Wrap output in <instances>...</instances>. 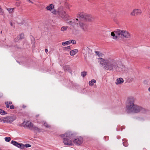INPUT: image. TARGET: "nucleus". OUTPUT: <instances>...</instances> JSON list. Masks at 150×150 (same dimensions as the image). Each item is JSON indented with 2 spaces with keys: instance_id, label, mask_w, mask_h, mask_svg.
Returning a JSON list of instances; mask_svg holds the SVG:
<instances>
[{
  "instance_id": "f257e3e1",
  "label": "nucleus",
  "mask_w": 150,
  "mask_h": 150,
  "mask_svg": "<svg viewBox=\"0 0 150 150\" xmlns=\"http://www.w3.org/2000/svg\"><path fill=\"white\" fill-rule=\"evenodd\" d=\"M98 62L103 66L104 69L107 71H118V61L109 58L104 59L102 58H98Z\"/></svg>"
},
{
  "instance_id": "f03ea898",
  "label": "nucleus",
  "mask_w": 150,
  "mask_h": 150,
  "mask_svg": "<svg viewBox=\"0 0 150 150\" xmlns=\"http://www.w3.org/2000/svg\"><path fill=\"white\" fill-rule=\"evenodd\" d=\"M112 38L115 40H118L120 38H129L131 37L130 34L127 31L117 29L111 33Z\"/></svg>"
},
{
  "instance_id": "7ed1b4c3",
  "label": "nucleus",
  "mask_w": 150,
  "mask_h": 150,
  "mask_svg": "<svg viewBox=\"0 0 150 150\" xmlns=\"http://www.w3.org/2000/svg\"><path fill=\"white\" fill-rule=\"evenodd\" d=\"M63 139V142L64 145L69 146L73 145V140L74 138V134L71 131H68L66 133L61 135Z\"/></svg>"
},
{
  "instance_id": "20e7f679",
  "label": "nucleus",
  "mask_w": 150,
  "mask_h": 150,
  "mask_svg": "<svg viewBox=\"0 0 150 150\" xmlns=\"http://www.w3.org/2000/svg\"><path fill=\"white\" fill-rule=\"evenodd\" d=\"M51 13L54 15H57L58 18H59L65 19L69 17V16L66 11L62 6L59 7L57 10H53Z\"/></svg>"
},
{
  "instance_id": "39448f33",
  "label": "nucleus",
  "mask_w": 150,
  "mask_h": 150,
  "mask_svg": "<svg viewBox=\"0 0 150 150\" xmlns=\"http://www.w3.org/2000/svg\"><path fill=\"white\" fill-rule=\"evenodd\" d=\"M136 99L132 97L129 98L126 105V111L128 113H133L136 104H134Z\"/></svg>"
},
{
  "instance_id": "423d86ee",
  "label": "nucleus",
  "mask_w": 150,
  "mask_h": 150,
  "mask_svg": "<svg viewBox=\"0 0 150 150\" xmlns=\"http://www.w3.org/2000/svg\"><path fill=\"white\" fill-rule=\"evenodd\" d=\"M22 126L31 130H36L38 132L40 131V129L37 127L34 126L33 124L29 121H28L26 122H24L22 123Z\"/></svg>"
},
{
  "instance_id": "0eeeda50",
  "label": "nucleus",
  "mask_w": 150,
  "mask_h": 150,
  "mask_svg": "<svg viewBox=\"0 0 150 150\" xmlns=\"http://www.w3.org/2000/svg\"><path fill=\"white\" fill-rule=\"evenodd\" d=\"M76 24L79 25L81 30L84 31H87L88 30V25L82 22L79 21L77 18L74 21Z\"/></svg>"
},
{
  "instance_id": "6e6552de",
  "label": "nucleus",
  "mask_w": 150,
  "mask_h": 150,
  "mask_svg": "<svg viewBox=\"0 0 150 150\" xmlns=\"http://www.w3.org/2000/svg\"><path fill=\"white\" fill-rule=\"evenodd\" d=\"M147 110L142 107L136 105L133 113H145L146 112Z\"/></svg>"
},
{
  "instance_id": "1a4fd4ad",
  "label": "nucleus",
  "mask_w": 150,
  "mask_h": 150,
  "mask_svg": "<svg viewBox=\"0 0 150 150\" xmlns=\"http://www.w3.org/2000/svg\"><path fill=\"white\" fill-rule=\"evenodd\" d=\"M83 139L82 137L81 136L75 137L74 134V138L73 140V144H75L76 145H79L83 143Z\"/></svg>"
},
{
  "instance_id": "9d476101",
  "label": "nucleus",
  "mask_w": 150,
  "mask_h": 150,
  "mask_svg": "<svg viewBox=\"0 0 150 150\" xmlns=\"http://www.w3.org/2000/svg\"><path fill=\"white\" fill-rule=\"evenodd\" d=\"M142 13L141 10L139 9H134L130 13L132 16H136Z\"/></svg>"
},
{
  "instance_id": "9b49d317",
  "label": "nucleus",
  "mask_w": 150,
  "mask_h": 150,
  "mask_svg": "<svg viewBox=\"0 0 150 150\" xmlns=\"http://www.w3.org/2000/svg\"><path fill=\"white\" fill-rule=\"evenodd\" d=\"M94 19L91 15L86 14L85 15L84 20L87 22H91L93 21Z\"/></svg>"
},
{
  "instance_id": "f8f14e48",
  "label": "nucleus",
  "mask_w": 150,
  "mask_h": 150,
  "mask_svg": "<svg viewBox=\"0 0 150 150\" xmlns=\"http://www.w3.org/2000/svg\"><path fill=\"white\" fill-rule=\"evenodd\" d=\"M19 25H23V26H26L28 25L27 21V20L23 18H21L20 19V22H19Z\"/></svg>"
},
{
  "instance_id": "ddd939ff",
  "label": "nucleus",
  "mask_w": 150,
  "mask_h": 150,
  "mask_svg": "<svg viewBox=\"0 0 150 150\" xmlns=\"http://www.w3.org/2000/svg\"><path fill=\"white\" fill-rule=\"evenodd\" d=\"M85 14L83 13H79L77 15V17L79 19L84 20Z\"/></svg>"
},
{
  "instance_id": "4468645a",
  "label": "nucleus",
  "mask_w": 150,
  "mask_h": 150,
  "mask_svg": "<svg viewBox=\"0 0 150 150\" xmlns=\"http://www.w3.org/2000/svg\"><path fill=\"white\" fill-rule=\"evenodd\" d=\"M54 6L52 4H50L49 5L47 6L46 8L45 9L50 11H51L52 10L54 9Z\"/></svg>"
},
{
  "instance_id": "2eb2a0df",
  "label": "nucleus",
  "mask_w": 150,
  "mask_h": 150,
  "mask_svg": "<svg viewBox=\"0 0 150 150\" xmlns=\"http://www.w3.org/2000/svg\"><path fill=\"white\" fill-rule=\"evenodd\" d=\"M124 82V80L122 78H120L117 79L116 80V81L115 82V83L117 85L123 83Z\"/></svg>"
},
{
  "instance_id": "dca6fc26",
  "label": "nucleus",
  "mask_w": 150,
  "mask_h": 150,
  "mask_svg": "<svg viewBox=\"0 0 150 150\" xmlns=\"http://www.w3.org/2000/svg\"><path fill=\"white\" fill-rule=\"evenodd\" d=\"M78 50L77 49L73 50L70 52V54L71 56H73L75 55L78 52Z\"/></svg>"
},
{
  "instance_id": "f3484780",
  "label": "nucleus",
  "mask_w": 150,
  "mask_h": 150,
  "mask_svg": "<svg viewBox=\"0 0 150 150\" xmlns=\"http://www.w3.org/2000/svg\"><path fill=\"white\" fill-rule=\"evenodd\" d=\"M96 81L95 79H92L91 81H90L89 82V85L91 86H93L94 83H96Z\"/></svg>"
},
{
  "instance_id": "a211bd4d",
  "label": "nucleus",
  "mask_w": 150,
  "mask_h": 150,
  "mask_svg": "<svg viewBox=\"0 0 150 150\" xmlns=\"http://www.w3.org/2000/svg\"><path fill=\"white\" fill-rule=\"evenodd\" d=\"M8 123H10L12 122L15 120L12 117H7Z\"/></svg>"
},
{
  "instance_id": "6ab92c4d",
  "label": "nucleus",
  "mask_w": 150,
  "mask_h": 150,
  "mask_svg": "<svg viewBox=\"0 0 150 150\" xmlns=\"http://www.w3.org/2000/svg\"><path fill=\"white\" fill-rule=\"evenodd\" d=\"M11 143L14 146L19 147V143L16 141L12 140L11 142Z\"/></svg>"
},
{
  "instance_id": "aec40b11",
  "label": "nucleus",
  "mask_w": 150,
  "mask_h": 150,
  "mask_svg": "<svg viewBox=\"0 0 150 150\" xmlns=\"http://www.w3.org/2000/svg\"><path fill=\"white\" fill-rule=\"evenodd\" d=\"M62 45L63 46H65L70 44V40L67 41L65 42H62Z\"/></svg>"
},
{
  "instance_id": "412c9836",
  "label": "nucleus",
  "mask_w": 150,
  "mask_h": 150,
  "mask_svg": "<svg viewBox=\"0 0 150 150\" xmlns=\"http://www.w3.org/2000/svg\"><path fill=\"white\" fill-rule=\"evenodd\" d=\"M88 51V48L86 49H84L82 50V52L83 54L86 55Z\"/></svg>"
},
{
  "instance_id": "4be33fe9",
  "label": "nucleus",
  "mask_w": 150,
  "mask_h": 150,
  "mask_svg": "<svg viewBox=\"0 0 150 150\" xmlns=\"http://www.w3.org/2000/svg\"><path fill=\"white\" fill-rule=\"evenodd\" d=\"M42 123H43L44 126H45L46 128H48L50 127V125L48 124L45 121H43L42 122Z\"/></svg>"
},
{
  "instance_id": "5701e85b",
  "label": "nucleus",
  "mask_w": 150,
  "mask_h": 150,
  "mask_svg": "<svg viewBox=\"0 0 150 150\" xmlns=\"http://www.w3.org/2000/svg\"><path fill=\"white\" fill-rule=\"evenodd\" d=\"M24 34L23 33H21L19 35V40H22L24 38Z\"/></svg>"
},
{
  "instance_id": "b1692460",
  "label": "nucleus",
  "mask_w": 150,
  "mask_h": 150,
  "mask_svg": "<svg viewBox=\"0 0 150 150\" xmlns=\"http://www.w3.org/2000/svg\"><path fill=\"white\" fill-rule=\"evenodd\" d=\"M68 28L67 26H63L61 28V30L62 31H66Z\"/></svg>"
},
{
  "instance_id": "393cba45",
  "label": "nucleus",
  "mask_w": 150,
  "mask_h": 150,
  "mask_svg": "<svg viewBox=\"0 0 150 150\" xmlns=\"http://www.w3.org/2000/svg\"><path fill=\"white\" fill-rule=\"evenodd\" d=\"M11 140V138L10 137H6L5 138V140L6 142H9Z\"/></svg>"
},
{
  "instance_id": "a878e982",
  "label": "nucleus",
  "mask_w": 150,
  "mask_h": 150,
  "mask_svg": "<svg viewBox=\"0 0 150 150\" xmlns=\"http://www.w3.org/2000/svg\"><path fill=\"white\" fill-rule=\"evenodd\" d=\"M7 113L3 110L0 109V114H6Z\"/></svg>"
},
{
  "instance_id": "bb28decb",
  "label": "nucleus",
  "mask_w": 150,
  "mask_h": 150,
  "mask_svg": "<svg viewBox=\"0 0 150 150\" xmlns=\"http://www.w3.org/2000/svg\"><path fill=\"white\" fill-rule=\"evenodd\" d=\"M14 8H7V10L8 11L9 13H11L13 12Z\"/></svg>"
},
{
  "instance_id": "cd10ccee",
  "label": "nucleus",
  "mask_w": 150,
  "mask_h": 150,
  "mask_svg": "<svg viewBox=\"0 0 150 150\" xmlns=\"http://www.w3.org/2000/svg\"><path fill=\"white\" fill-rule=\"evenodd\" d=\"M87 73L86 71H83L81 73V75L83 77H84L86 75Z\"/></svg>"
},
{
  "instance_id": "c85d7f7f",
  "label": "nucleus",
  "mask_w": 150,
  "mask_h": 150,
  "mask_svg": "<svg viewBox=\"0 0 150 150\" xmlns=\"http://www.w3.org/2000/svg\"><path fill=\"white\" fill-rule=\"evenodd\" d=\"M4 13V12L3 10V9L1 8L0 6V15H3Z\"/></svg>"
},
{
  "instance_id": "c756f323",
  "label": "nucleus",
  "mask_w": 150,
  "mask_h": 150,
  "mask_svg": "<svg viewBox=\"0 0 150 150\" xmlns=\"http://www.w3.org/2000/svg\"><path fill=\"white\" fill-rule=\"evenodd\" d=\"M25 147V145L22 144H19V148L21 149H23Z\"/></svg>"
},
{
  "instance_id": "7c9ffc66",
  "label": "nucleus",
  "mask_w": 150,
  "mask_h": 150,
  "mask_svg": "<svg viewBox=\"0 0 150 150\" xmlns=\"http://www.w3.org/2000/svg\"><path fill=\"white\" fill-rule=\"evenodd\" d=\"M71 7V5L70 4H67L66 5V8L69 9Z\"/></svg>"
},
{
  "instance_id": "2f4dec72",
  "label": "nucleus",
  "mask_w": 150,
  "mask_h": 150,
  "mask_svg": "<svg viewBox=\"0 0 150 150\" xmlns=\"http://www.w3.org/2000/svg\"><path fill=\"white\" fill-rule=\"evenodd\" d=\"M123 145L125 147L127 146L128 145V143L126 141L123 142Z\"/></svg>"
},
{
  "instance_id": "473e14b6",
  "label": "nucleus",
  "mask_w": 150,
  "mask_h": 150,
  "mask_svg": "<svg viewBox=\"0 0 150 150\" xmlns=\"http://www.w3.org/2000/svg\"><path fill=\"white\" fill-rule=\"evenodd\" d=\"M70 44L71 43H72L73 44H75L76 43V41L75 40H70Z\"/></svg>"
},
{
  "instance_id": "72a5a7b5",
  "label": "nucleus",
  "mask_w": 150,
  "mask_h": 150,
  "mask_svg": "<svg viewBox=\"0 0 150 150\" xmlns=\"http://www.w3.org/2000/svg\"><path fill=\"white\" fill-rule=\"evenodd\" d=\"M4 119H5L4 117H1V118H0V122H4V121H5L4 120Z\"/></svg>"
},
{
  "instance_id": "f704fd0d",
  "label": "nucleus",
  "mask_w": 150,
  "mask_h": 150,
  "mask_svg": "<svg viewBox=\"0 0 150 150\" xmlns=\"http://www.w3.org/2000/svg\"><path fill=\"white\" fill-rule=\"evenodd\" d=\"M65 49H64V50H70V46H68L66 47H65L64 48Z\"/></svg>"
},
{
  "instance_id": "c9c22d12",
  "label": "nucleus",
  "mask_w": 150,
  "mask_h": 150,
  "mask_svg": "<svg viewBox=\"0 0 150 150\" xmlns=\"http://www.w3.org/2000/svg\"><path fill=\"white\" fill-rule=\"evenodd\" d=\"M5 119L4 120H5L4 121V123H8V117H4Z\"/></svg>"
},
{
  "instance_id": "e433bc0d",
  "label": "nucleus",
  "mask_w": 150,
  "mask_h": 150,
  "mask_svg": "<svg viewBox=\"0 0 150 150\" xmlns=\"http://www.w3.org/2000/svg\"><path fill=\"white\" fill-rule=\"evenodd\" d=\"M31 145L29 144H25V147L28 148L31 147Z\"/></svg>"
},
{
  "instance_id": "4c0bfd02",
  "label": "nucleus",
  "mask_w": 150,
  "mask_h": 150,
  "mask_svg": "<svg viewBox=\"0 0 150 150\" xmlns=\"http://www.w3.org/2000/svg\"><path fill=\"white\" fill-rule=\"evenodd\" d=\"M10 109H14V105H11V106H10Z\"/></svg>"
},
{
  "instance_id": "58836bf2",
  "label": "nucleus",
  "mask_w": 150,
  "mask_h": 150,
  "mask_svg": "<svg viewBox=\"0 0 150 150\" xmlns=\"http://www.w3.org/2000/svg\"><path fill=\"white\" fill-rule=\"evenodd\" d=\"M6 102L8 104H9V105H11L12 103V102L11 101H7V102Z\"/></svg>"
},
{
  "instance_id": "ea45409f",
  "label": "nucleus",
  "mask_w": 150,
  "mask_h": 150,
  "mask_svg": "<svg viewBox=\"0 0 150 150\" xmlns=\"http://www.w3.org/2000/svg\"><path fill=\"white\" fill-rule=\"evenodd\" d=\"M5 104L6 105V106L7 108H9L10 107L9 105L6 102H5Z\"/></svg>"
},
{
  "instance_id": "a19ab883",
  "label": "nucleus",
  "mask_w": 150,
  "mask_h": 150,
  "mask_svg": "<svg viewBox=\"0 0 150 150\" xmlns=\"http://www.w3.org/2000/svg\"><path fill=\"white\" fill-rule=\"evenodd\" d=\"M96 53V54L99 56H100V52L98 51H96L95 52Z\"/></svg>"
},
{
  "instance_id": "79ce46f5",
  "label": "nucleus",
  "mask_w": 150,
  "mask_h": 150,
  "mask_svg": "<svg viewBox=\"0 0 150 150\" xmlns=\"http://www.w3.org/2000/svg\"><path fill=\"white\" fill-rule=\"evenodd\" d=\"M69 67L68 66H67L65 67L64 68L66 70L67 69H69Z\"/></svg>"
},
{
  "instance_id": "37998d69",
  "label": "nucleus",
  "mask_w": 150,
  "mask_h": 150,
  "mask_svg": "<svg viewBox=\"0 0 150 150\" xmlns=\"http://www.w3.org/2000/svg\"><path fill=\"white\" fill-rule=\"evenodd\" d=\"M149 17L150 18V10L148 12Z\"/></svg>"
},
{
  "instance_id": "c03bdc74",
  "label": "nucleus",
  "mask_w": 150,
  "mask_h": 150,
  "mask_svg": "<svg viewBox=\"0 0 150 150\" xmlns=\"http://www.w3.org/2000/svg\"><path fill=\"white\" fill-rule=\"evenodd\" d=\"M45 51L46 53H47L48 52V50L47 49H45Z\"/></svg>"
},
{
  "instance_id": "a18cd8bd",
  "label": "nucleus",
  "mask_w": 150,
  "mask_h": 150,
  "mask_svg": "<svg viewBox=\"0 0 150 150\" xmlns=\"http://www.w3.org/2000/svg\"><path fill=\"white\" fill-rule=\"evenodd\" d=\"M26 107V106L24 105H23V108H25Z\"/></svg>"
},
{
  "instance_id": "49530a36",
  "label": "nucleus",
  "mask_w": 150,
  "mask_h": 150,
  "mask_svg": "<svg viewBox=\"0 0 150 150\" xmlns=\"http://www.w3.org/2000/svg\"><path fill=\"white\" fill-rule=\"evenodd\" d=\"M10 25L11 26H12L13 25V24H12V23L11 22H10Z\"/></svg>"
},
{
  "instance_id": "de8ad7c7",
  "label": "nucleus",
  "mask_w": 150,
  "mask_h": 150,
  "mask_svg": "<svg viewBox=\"0 0 150 150\" xmlns=\"http://www.w3.org/2000/svg\"><path fill=\"white\" fill-rule=\"evenodd\" d=\"M148 91L150 92V87L148 89Z\"/></svg>"
},
{
  "instance_id": "09e8293b",
  "label": "nucleus",
  "mask_w": 150,
  "mask_h": 150,
  "mask_svg": "<svg viewBox=\"0 0 150 150\" xmlns=\"http://www.w3.org/2000/svg\"><path fill=\"white\" fill-rule=\"evenodd\" d=\"M15 41H16V42H17V41H18V40H16V39H15Z\"/></svg>"
},
{
  "instance_id": "8fccbe9b",
  "label": "nucleus",
  "mask_w": 150,
  "mask_h": 150,
  "mask_svg": "<svg viewBox=\"0 0 150 150\" xmlns=\"http://www.w3.org/2000/svg\"><path fill=\"white\" fill-rule=\"evenodd\" d=\"M1 33H2V31H1Z\"/></svg>"
}]
</instances>
